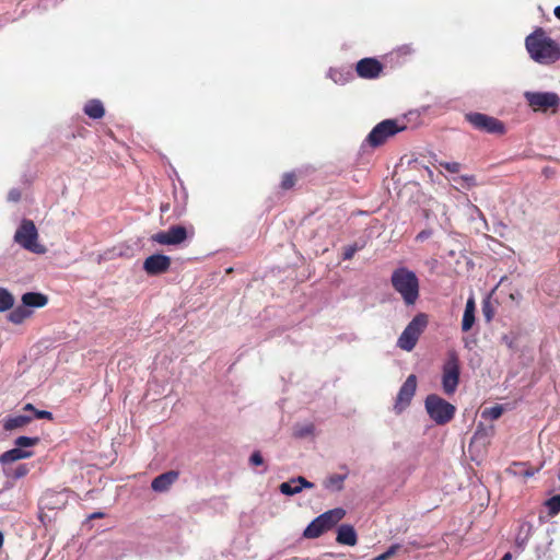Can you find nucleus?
<instances>
[{"instance_id": "f257e3e1", "label": "nucleus", "mask_w": 560, "mask_h": 560, "mask_svg": "<svg viewBox=\"0 0 560 560\" xmlns=\"http://www.w3.org/2000/svg\"><path fill=\"white\" fill-rule=\"evenodd\" d=\"M525 48L537 63L549 66L560 59V46L542 27H537L525 38Z\"/></svg>"}, {"instance_id": "f03ea898", "label": "nucleus", "mask_w": 560, "mask_h": 560, "mask_svg": "<svg viewBox=\"0 0 560 560\" xmlns=\"http://www.w3.org/2000/svg\"><path fill=\"white\" fill-rule=\"evenodd\" d=\"M390 284L406 306H413L420 296V281L415 271L405 266L397 267L390 276Z\"/></svg>"}, {"instance_id": "7ed1b4c3", "label": "nucleus", "mask_w": 560, "mask_h": 560, "mask_svg": "<svg viewBox=\"0 0 560 560\" xmlns=\"http://www.w3.org/2000/svg\"><path fill=\"white\" fill-rule=\"evenodd\" d=\"M346 515V511L341 508H336L322 513L315 517L304 529L303 536L308 539H315L322 536L327 530L331 529L338 522Z\"/></svg>"}, {"instance_id": "20e7f679", "label": "nucleus", "mask_w": 560, "mask_h": 560, "mask_svg": "<svg viewBox=\"0 0 560 560\" xmlns=\"http://www.w3.org/2000/svg\"><path fill=\"white\" fill-rule=\"evenodd\" d=\"M424 408L430 419L439 425L448 423L455 416L456 408L436 394H430L424 400Z\"/></svg>"}, {"instance_id": "39448f33", "label": "nucleus", "mask_w": 560, "mask_h": 560, "mask_svg": "<svg viewBox=\"0 0 560 560\" xmlns=\"http://www.w3.org/2000/svg\"><path fill=\"white\" fill-rule=\"evenodd\" d=\"M13 241L22 248L35 253H45V247L38 243V231L35 223L30 219H23L16 229Z\"/></svg>"}, {"instance_id": "423d86ee", "label": "nucleus", "mask_w": 560, "mask_h": 560, "mask_svg": "<svg viewBox=\"0 0 560 560\" xmlns=\"http://www.w3.org/2000/svg\"><path fill=\"white\" fill-rule=\"evenodd\" d=\"M427 325L428 315L424 313L417 314L399 336L397 346L405 351H411Z\"/></svg>"}, {"instance_id": "0eeeda50", "label": "nucleus", "mask_w": 560, "mask_h": 560, "mask_svg": "<svg viewBox=\"0 0 560 560\" xmlns=\"http://www.w3.org/2000/svg\"><path fill=\"white\" fill-rule=\"evenodd\" d=\"M427 325L428 315L424 313L417 314L399 336L397 346L405 351H411Z\"/></svg>"}, {"instance_id": "6e6552de", "label": "nucleus", "mask_w": 560, "mask_h": 560, "mask_svg": "<svg viewBox=\"0 0 560 560\" xmlns=\"http://www.w3.org/2000/svg\"><path fill=\"white\" fill-rule=\"evenodd\" d=\"M523 96L534 112L557 113L560 106V96L552 91H525Z\"/></svg>"}, {"instance_id": "1a4fd4ad", "label": "nucleus", "mask_w": 560, "mask_h": 560, "mask_svg": "<svg viewBox=\"0 0 560 560\" xmlns=\"http://www.w3.org/2000/svg\"><path fill=\"white\" fill-rule=\"evenodd\" d=\"M406 126H398L395 119H385L378 122L366 136L364 143L372 148L384 144L387 139L402 131Z\"/></svg>"}, {"instance_id": "9d476101", "label": "nucleus", "mask_w": 560, "mask_h": 560, "mask_svg": "<svg viewBox=\"0 0 560 560\" xmlns=\"http://www.w3.org/2000/svg\"><path fill=\"white\" fill-rule=\"evenodd\" d=\"M459 360L455 351L447 354L442 368V388L446 395H452L456 392L459 383Z\"/></svg>"}, {"instance_id": "9b49d317", "label": "nucleus", "mask_w": 560, "mask_h": 560, "mask_svg": "<svg viewBox=\"0 0 560 560\" xmlns=\"http://www.w3.org/2000/svg\"><path fill=\"white\" fill-rule=\"evenodd\" d=\"M466 119L477 130L492 135H502L505 132L504 124L492 116L481 113H469L466 115Z\"/></svg>"}, {"instance_id": "f8f14e48", "label": "nucleus", "mask_w": 560, "mask_h": 560, "mask_svg": "<svg viewBox=\"0 0 560 560\" xmlns=\"http://www.w3.org/2000/svg\"><path fill=\"white\" fill-rule=\"evenodd\" d=\"M187 238V230L182 225H172L165 231H160L151 236L153 243L160 245H179Z\"/></svg>"}, {"instance_id": "ddd939ff", "label": "nucleus", "mask_w": 560, "mask_h": 560, "mask_svg": "<svg viewBox=\"0 0 560 560\" xmlns=\"http://www.w3.org/2000/svg\"><path fill=\"white\" fill-rule=\"evenodd\" d=\"M417 388V377L415 374H410L397 394L395 409L400 412L410 405L412 397L415 396Z\"/></svg>"}, {"instance_id": "4468645a", "label": "nucleus", "mask_w": 560, "mask_h": 560, "mask_svg": "<svg viewBox=\"0 0 560 560\" xmlns=\"http://www.w3.org/2000/svg\"><path fill=\"white\" fill-rule=\"evenodd\" d=\"M171 267V258L164 254H153L143 261V270L149 276L166 272Z\"/></svg>"}, {"instance_id": "2eb2a0df", "label": "nucleus", "mask_w": 560, "mask_h": 560, "mask_svg": "<svg viewBox=\"0 0 560 560\" xmlns=\"http://www.w3.org/2000/svg\"><path fill=\"white\" fill-rule=\"evenodd\" d=\"M383 70L382 63L374 58H363L355 67V71L360 78L375 79Z\"/></svg>"}, {"instance_id": "dca6fc26", "label": "nucleus", "mask_w": 560, "mask_h": 560, "mask_svg": "<svg viewBox=\"0 0 560 560\" xmlns=\"http://www.w3.org/2000/svg\"><path fill=\"white\" fill-rule=\"evenodd\" d=\"M312 488H314V483L302 476L293 477L279 486L280 492L289 497L300 493L303 489Z\"/></svg>"}, {"instance_id": "f3484780", "label": "nucleus", "mask_w": 560, "mask_h": 560, "mask_svg": "<svg viewBox=\"0 0 560 560\" xmlns=\"http://www.w3.org/2000/svg\"><path fill=\"white\" fill-rule=\"evenodd\" d=\"M532 535L533 524L529 522H522L517 528L514 541V548L517 553H522L525 550Z\"/></svg>"}, {"instance_id": "a211bd4d", "label": "nucleus", "mask_w": 560, "mask_h": 560, "mask_svg": "<svg viewBox=\"0 0 560 560\" xmlns=\"http://www.w3.org/2000/svg\"><path fill=\"white\" fill-rule=\"evenodd\" d=\"M178 472L174 470L166 471L155 477L151 482V488L155 492H165L177 480Z\"/></svg>"}, {"instance_id": "6ab92c4d", "label": "nucleus", "mask_w": 560, "mask_h": 560, "mask_svg": "<svg viewBox=\"0 0 560 560\" xmlns=\"http://www.w3.org/2000/svg\"><path fill=\"white\" fill-rule=\"evenodd\" d=\"M336 540L340 545L354 546L358 541V536L353 526L341 524L338 527Z\"/></svg>"}, {"instance_id": "aec40b11", "label": "nucleus", "mask_w": 560, "mask_h": 560, "mask_svg": "<svg viewBox=\"0 0 560 560\" xmlns=\"http://www.w3.org/2000/svg\"><path fill=\"white\" fill-rule=\"evenodd\" d=\"M33 456L32 451L13 447L0 455V464L5 465L20 459L30 458Z\"/></svg>"}, {"instance_id": "412c9836", "label": "nucleus", "mask_w": 560, "mask_h": 560, "mask_svg": "<svg viewBox=\"0 0 560 560\" xmlns=\"http://www.w3.org/2000/svg\"><path fill=\"white\" fill-rule=\"evenodd\" d=\"M327 77L336 84L345 85L351 81L354 75L351 68H330L327 72Z\"/></svg>"}, {"instance_id": "4be33fe9", "label": "nucleus", "mask_w": 560, "mask_h": 560, "mask_svg": "<svg viewBox=\"0 0 560 560\" xmlns=\"http://www.w3.org/2000/svg\"><path fill=\"white\" fill-rule=\"evenodd\" d=\"M46 295L38 292H27L22 295V305L28 307H43L47 304Z\"/></svg>"}, {"instance_id": "5701e85b", "label": "nucleus", "mask_w": 560, "mask_h": 560, "mask_svg": "<svg viewBox=\"0 0 560 560\" xmlns=\"http://www.w3.org/2000/svg\"><path fill=\"white\" fill-rule=\"evenodd\" d=\"M68 494V490H62L60 492H48L45 495V500L47 501L45 504L49 509H59L66 504Z\"/></svg>"}, {"instance_id": "b1692460", "label": "nucleus", "mask_w": 560, "mask_h": 560, "mask_svg": "<svg viewBox=\"0 0 560 560\" xmlns=\"http://www.w3.org/2000/svg\"><path fill=\"white\" fill-rule=\"evenodd\" d=\"M540 467L532 468L526 463H513L508 471L515 477H524L529 478L533 477L536 472H538Z\"/></svg>"}, {"instance_id": "393cba45", "label": "nucleus", "mask_w": 560, "mask_h": 560, "mask_svg": "<svg viewBox=\"0 0 560 560\" xmlns=\"http://www.w3.org/2000/svg\"><path fill=\"white\" fill-rule=\"evenodd\" d=\"M32 421V417L26 415H15L8 417L3 420V429L5 431H12L18 428H22Z\"/></svg>"}, {"instance_id": "a878e982", "label": "nucleus", "mask_w": 560, "mask_h": 560, "mask_svg": "<svg viewBox=\"0 0 560 560\" xmlns=\"http://www.w3.org/2000/svg\"><path fill=\"white\" fill-rule=\"evenodd\" d=\"M84 114L88 115L92 119H101L104 114L105 109L100 100H91L84 105Z\"/></svg>"}, {"instance_id": "bb28decb", "label": "nucleus", "mask_w": 560, "mask_h": 560, "mask_svg": "<svg viewBox=\"0 0 560 560\" xmlns=\"http://www.w3.org/2000/svg\"><path fill=\"white\" fill-rule=\"evenodd\" d=\"M494 428L493 425H490L489 428H485L481 424H479L474 433V436L471 439V443H481L486 445L489 443L491 436L493 435Z\"/></svg>"}, {"instance_id": "cd10ccee", "label": "nucleus", "mask_w": 560, "mask_h": 560, "mask_svg": "<svg viewBox=\"0 0 560 560\" xmlns=\"http://www.w3.org/2000/svg\"><path fill=\"white\" fill-rule=\"evenodd\" d=\"M32 311L30 308H26L24 305L16 306L13 308L9 315L8 319L13 324H22L26 318H28L32 315Z\"/></svg>"}, {"instance_id": "c85d7f7f", "label": "nucleus", "mask_w": 560, "mask_h": 560, "mask_svg": "<svg viewBox=\"0 0 560 560\" xmlns=\"http://www.w3.org/2000/svg\"><path fill=\"white\" fill-rule=\"evenodd\" d=\"M348 475H330L326 478L324 486L329 491H341L343 489V482L347 479Z\"/></svg>"}, {"instance_id": "c756f323", "label": "nucleus", "mask_w": 560, "mask_h": 560, "mask_svg": "<svg viewBox=\"0 0 560 560\" xmlns=\"http://www.w3.org/2000/svg\"><path fill=\"white\" fill-rule=\"evenodd\" d=\"M13 305L14 296L12 293L8 289L0 287V313L11 310Z\"/></svg>"}, {"instance_id": "7c9ffc66", "label": "nucleus", "mask_w": 560, "mask_h": 560, "mask_svg": "<svg viewBox=\"0 0 560 560\" xmlns=\"http://www.w3.org/2000/svg\"><path fill=\"white\" fill-rule=\"evenodd\" d=\"M38 442H39V439L37 436L21 435L15 439L14 445H15V447L25 450L27 447L35 446Z\"/></svg>"}, {"instance_id": "2f4dec72", "label": "nucleus", "mask_w": 560, "mask_h": 560, "mask_svg": "<svg viewBox=\"0 0 560 560\" xmlns=\"http://www.w3.org/2000/svg\"><path fill=\"white\" fill-rule=\"evenodd\" d=\"M503 408L501 405H495L490 408H486L481 412L483 419L495 420L501 417Z\"/></svg>"}, {"instance_id": "473e14b6", "label": "nucleus", "mask_w": 560, "mask_h": 560, "mask_svg": "<svg viewBox=\"0 0 560 560\" xmlns=\"http://www.w3.org/2000/svg\"><path fill=\"white\" fill-rule=\"evenodd\" d=\"M546 506L549 515L553 516L560 512V494H556L547 500Z\"/></svg>"}, {"instance_id": "72a5a7b5", "label": "nucleus", "mask_w": 560, "mask_h": 560, "mask_svg": "<svg viewBox=\"0 0 560 560\" xmlns=\"http://www.w3.org/2000/svg\"><path fill=\"white\" fill-rule=\"evenodd\" d=\"M362 248H363V244L360 245L358 243H353V244L346 246L343 249V253H342L343 260L351 259L355 255V253Z\"/></svg>"}, {"instance_id": "f704fd0d", "label": "nucleus", "mask_w": 560, "mask_h": 560, "mask_svg": "<svg viewBox=\"0 0 560 560\" xmlns=\"http://www.w3.org/2000/svg\"><path fill=\"white\" fill-rule=\"evenodd\" d=\"M455 182H458L463 187L469 189L477 185L476 177L474 175H462L454 178Z\"/></svg>"}, {"instance_id": "c9c22d12", "label": "nucleus", "mask_w": 560, "mask_h": 560, "mask_svg": "<svg viewBox=\"0 0 560 560\" xmlns=\"http://www.w3.org/2000/svg\"><path fill=\"white\" fill-rule=\"evenodd\" d=\"M475 324V313L464 312L462 319V330L468 331Z\"/></svg>"}, {"instance_id": "e433bc0d", "label": "nucleus", "mask_w": 560, "mask_h": 560, "mask_svg": "<svg viewBox=\"0 0 560 560\" xmlns=\"http://www.w3.org/2000/svg\"><path fill=\"white\" fill-rule=\"evenodd\" d=\"M314 432V425L313 424H304L295 427L294 429V435L296 438H305L311 435Z\"/></svg>"}, {"instance_id": "4c0bfd02", "label": "nucleus", "mask_w": 560, "mask_h": 560, "mask_svg": "<svg viewBox=\"0 0 560 560\" xmlns=\"http://www.w3.org/2000/svg\"><path fill=\"white\" fill-rule=\"evenodd\" d=\"M295 184V175L294 173H285L283 176H282V180H281V188L284 189V190H288V189H291Z\"/></svg>"}, {"instance_id": "58836bf2", "label": "nucleus", "mask_w": 560, "mask_h": 560, "mask_svg": "<svg viewBox=\"0 0 560 560\" xmlns=\"http://www.w3.org/2000/svg\"><path fill=\"white\" fill-rule=\"evenodd\" d=\"M440 166L450 173H458L462 168V165L458 162H439Z\"/></svg>"}, {"instance_id": "ea45409f", "label": "nucleus", "mask_w": 560, "mask_h": 560, "mask_svg": "<svg viewBox=\"0 0 560 560\" xmlns=\"http://www.w3.org/2000/svg\"><path fill=\"white\" fill-rule=\"evenodd\" d=\"M415 52V49L411 44H405L396 48L394 54H396L398 57L402 56H410Z\"/></svg>"}, {"instance_id": "a19ab883", "label": "nucleus", "mask_w": 560, "mask_h": 560, "mask_svg": "<svg viewBox=\"0 0 560 560\" xmlns=\"http://www.w3.org/2000/svg\"><path fill=\"white\" fill-rule=\"evenodd\" d=\"M482 313L485 318L490 322L493 317V311L491 308L490 302L488 300H485L482 303Z\"/></svg>"}, {"instance_id": "79ce46f5", "label": "nucleus", "mask_w": 560, "mask_h": 560, "mask_svg": "<svg viewBox=\"0 0 560 560\" xmlns=\"http://www.w3.org/2000/svg\"><path fill=\"white\" fill-rule=\"evenodd\" d=\"M249 464L253 466H260L264 464V458H262L260 452L256 451L250 455Z\"/></svg>"}, {"instance_id": "37998d69", "label": "nucleus", "mask_w": 560, "mask_h": 560, "mask_svg": "<svg viewBox=\"0 0 560 560\" xmlns=\"http://www.w3.org/2000/svg\"><path fill=\"white\" fill-rule=\"evenodd\" d=\"M180 197H182V202L179 203L177 192H175V198H176V202H177L176 209H178L179 213H182L185 208V201L187 198V192L185 191V189H183V191L180 192Z\"/></svg>"}, {"instance_id": "c03bdc74", "label": "nucleus", "mask_w": 560, "mask_h": 560, "mask_svg": "<svg viewBox=\"0 0 560 560\" xmlns=\"http://www.w3.org/2000/svg\"><path fill=\"white\" fill-rule=\"evenodd\" d=\"M21 199V191L18 188L10 189L8 194V200L12 202H18Z\"/></svg>"}, {"instance_id": "a18cd8bd", "label": "nucleus", "mask_w": 560, "mask_h": 560, "mask_svg": "<svg viewBox=\"0 0 560 560\" xmlns=\"http://www.w3.org/2000/svg\"><path fill=\"white\" fill-rule=\"evenodd\" d=\"M35 418L37 419H47V420H51L52 419V413L50 411H47V410H35Z\"/></svg>"}, {"instance_id": "49530a36", "label": "nucleus", "mask_w": 560, "mask_h": 560, "mask_svg": "<svg viewBox=\"0 0 560 560\" xmlns=\"http://www.w3.org/2000/svg\"><path fill=\"white\" fill-rule=\"evenodd\" d=\"M400 549L399 544H393L384 553L386 559L388 560L392 556H394Z\"/></svg>"}, {"instance_id": "de8ad7c7", "label": "nucleus", "mask_w": 560, "mask_h": 560, "mask_svg": "<svg viewBox=\"0 0 560 560\" xmlns=\"http://www.w3.org/2000/svg\"><path fill=\"white\" fill-rule=\"evenodd\" d=\"M27 472H28V469L26 468V466H25V465H20V466L15 469L14 477H15V478H22V477H24Z\"/></svg>"}, {"instance_id": "09e8293b", "label": "nucleus", "mask_w": 560, "mask_h": 560, "mask_svg": "<svg viewBox=\"0 0 560 560\" xmlns=\"http://www.w3.org/2000/svg\"><path fill=\"white\" fill-rule=\"evenodd\" d=\"M476 306H475V300L474 298H469L466 302L465 311L468 313H475Z\"/></svg>"}, {"instance_id": "8fccbe9b", "label": "nucleus", "mask_w": 560, "mask_h": 560, "mask_svg": "<svg viewBox=\"0 0 560 560\" xmlns=\"http://www.w3.org/2000/svg\"><path fill=\"white\" fill-rule=\"evenodd\" d=\"M432 234V231L431 230H423L421 231L420 233H418L417 235V241H425L427 238H429Z\"/></svg>"}, {"instance_id": "3c124183", "label": "nucleus", "mask_w": 560, "mask_h": 560, "mask_svg": "<svg viewBox=\"0 0 560 560\" xmlns=\"http://www.w3.org/2000/svg\"><path fill=\"white\" fill-rule=\"evenodd\" d=\"M24 410L33 411L35 413V410H37L32 404H26L24 406Z\"/></svg>"}, {"instance_id": "603ef678", "label": "nucleus", "mask_w": 560, "mask_h": 560, "mask_svg": "<svg viewBox=\"0 0 560 560\" xmlns=\"http://www.w3.org/2000/svg\"><path fill=\"white\" fill-rule=\"evenodd\" d=\"M505 228H506L505 224H503L502 222H499L497 224V228L494 229V232L499 233V230H502V229H505Z\"/></svg>"}, {"instance_id": "864d4df0", "label": "nucleus", "mask_w": 560, "mask_h": 560, "mask_svg": "<svg viewBox=\"0 0 560 560\" xmlns=\"http://www.w3.org/2000/svg\"><path fill=\"white\" fill-rule=\"evenodd\" d=\"M553 14L558 20H560V5L555 8Z\"/></svg>"}, {"instance_id": "5fc2aeb1", "label": "nucleus", "mask_w": 560, "mask_h": 560, "mask_svg": "<svg viewBox=\"0 0 560 560\" xmlns=\"http://www.w3.org/2000/svg\"><path fill=\"white\" fill-rule=\"evenodd\" d=\"M104 514L102 512H94L93 514L90 515V518H96V517H102Z\"/></svg>"}, {"instance_id": "6e6d98bb", "label": "nucleus", "mask_w": 560, "mask_h": 560, "mask_svg": "<svg viewBox=\"0 0 560 560\" xmlns=\"http://www.w3.org/2000/svg\"><path fill=\"white\" fill-rule=\"evenodd\" d=\"M512 559V555L511 552H506L501 560H511Z\"/></svg>"}, {"instance_id": "4d7b16f0", "label": "nucleus", "mask_w": 560, "mask_h": 560, "mask_svg": "<svg viewBox=\"0 0 560 560\" xmlns=\"http://www.w3.org/2000/svg\"><path fill=\"white\" fill-rule=\"evenodd\" d=\"M3 540H4V538H3V534L0 532V548H1V547H2V545H3Z\"/></svg>"}, {"instance_id": "13d9d810", "label": "nucleus", "mask_w": 560, "mask_h": 560, "mask_svg": "<svg viewBox=\"0 0 560 560\" xmlns=\"http://www.w3.org/2000/svg\"><path fill=\"white\" fill-rule=\"evenodd\" d=\"M558 477H559V479H560V471H559V474H558Z\"/></svg>"}]
</instances>
